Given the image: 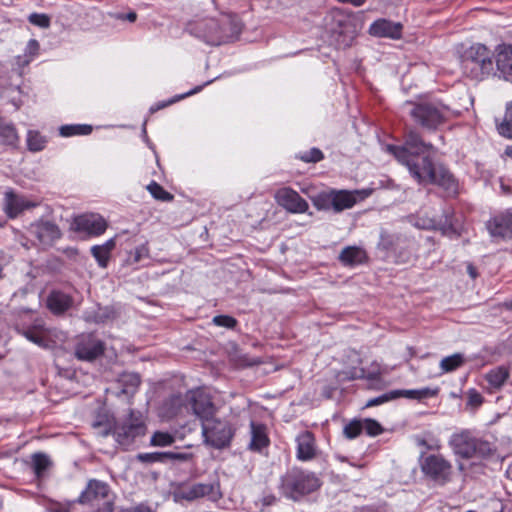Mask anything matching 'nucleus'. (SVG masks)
I'll use <instances>...</instances> for the list:
<instances>
[{
	"label": "nucleus",
	"instance_id": "nucleus-7",
	"mask_svg": "<svg viewBox=\"0 0 512 512\" xmlns=\"http://www.w3.org/2000/svg\"><path fill=\"white\" fill-rule=\"evenodd\" d=\"M146 425L139 411L129 410L127 417L114 424L112 434L119 445L128 448L133 442L144 436Z\"/></svg>",
	"mask_w": 512,
	"mask_h": 512
},
{
	"label": "nucleus",
	"instance_id": "nucleus-11",
	"mask_svg": "<svg viewBox=\"0 0 512 512\" xmlns=\"http://www.w3.org/2000/svg\"><path fill=\"white\" fill-rule=\"evenodd\" d=\"M104 343L93 334L81 335L75 345L74 354L82 361H93L104 353Z\"/></svg>",
	"mask_w": 512,
	"mask_h": 512
},
{
	"label": "nucleus",
	"instance_id": "nucleus-40",
	"mask_svg": "<svg viewBox=\"0 0 512 512\" xmlns=\"http://www.w3.org/2000/svg\"><path fill=\"white\" fill-rule=\"evenodd\" d=\"M183 404V400L181 396H172L170 397L163 406V409L165 410V414L167 417L171 418L180 412L181 406Z\"/></svg>",
	"mask_w": 512,
	"mask_h": 512
},
{
	"label": "nucleus",
	"instance_id": "nucleus-15",
	"mask_svg": "<svg viewBox=\"0 0 512 512\" xmlns=\"http://www.w3.org/2000/svg\"><path fill=\"white\" fill-rule=\"evenodd\" d=\"M74 229L88 235L98 236L105 232L107 223L98 214H83L74 219Z\"/></svg>",
	"mask_w": 512,
	"mask_h": 512
},
{
	"label": "nucleus",
	"instance_id": "nucleus-51",
	"mask_svg": "<svg viewBox=\"0 0 512 512\" xmlns=\"http://www.w3.org/2000/svg\"><path fill=\"white\" fill-rule=\"evenodd\" d=\"M107 16L115 20L128 21L130 23H134L138 17L135 11H129L128 13L108 12Z\"/></svg>",
	"mask_w": 512,
	"mask_h": 512
},
{
	"label": "nucleus",
	"instance_id": "nucleus-2",
	"mask_svg": "<svg viewBox=\"0 0 512 512\" xmlns=\"http://www.w3.org/2000/svg\"><path fill=\"white\" fill-rule=\"evenodd\" d=\"M243 25L237 15L222 14L220 18H204L188 24V31L210 45H221L239 38Z\"/></svg>",
	"mask_w": 512,
	"mask_h": 512
},
{
	"label": "nucleus",
	"instance_id": "nucleus-41",
	"mask_svg": "<svg viewBox=\"0 0 512 512\" xmlns=\"http://www.w3.org/2000/svg\"><path fill=\"white\" fill-rule=\"evenodd\" d=\"M147 189L150 192V194L157 200L169 202L173 199V195L164 190V188L155 181H152L147 186Z\"/></svg>",
	"mask_w": 512,
	"mask_h": 512
},
{
	"label": "nucleus",
	"instance_id": "nucleus-38",
	"mask_svg": "<svg viewBox=\"0 0 512 512\" xmlns=\"http://www.w3.org/2000/svg\"><path fill=\"white\" fill-rule=\"evenodd\" d=\"M495 53L496 64H512V44H499Z\"/></svg>",
	"mask_w": 512,
	"mask_h": 512
},
{
	"label": "nucleus",
	"instance_id": "nucleus-8",
	"mask_svg": "<svg viewBox=\"0 0 512 512\" xmlns=\"http://www.w3.org/2000/svg\"><path fill=\"white\" fill-rule=\"evenodd\" d=\"M201 428L204 443L215 449L228 447L236 431L230 421L215 416L208 421H204Z\"/></svg>",
	"mask_w": 512,
	"mask_h": 512
},
{
	"label": "nucleus",
	"instance_id": "nucleus-21",
	"mask_svg": "<svg viewBox=\"0 0 512 512\" xmlns=\"http://www.w3.org/2000/svg\"><path fill=\"white\" fill-rule=\"evenodd\" d=\"M182 498L192 501L201 497L217 500L220 497L218 483H196L182 490Z\"/></svg>",
	"mask_w": 512,
	"mask_h": 512
},
{
	"label": "nucleus",
	"instance_id": "nucleus-37",
	"mask_svg": "<svg viewBox=\"0 0 512 512\" xmlns=\"http://www.w3.org/2000/svg\"><path fill=\"white\" fill-rule=\"evenodd\" d=\"M50 466V459L44 453H35L32 456V467L34 473L39 477Z\"/></svg>",
	"mask_w": 512,
	"mask_h": 512
},
{
	"label": "nucleus",
	"instance_id": "nucleus-44",
	"mask_svg": "<svg viewBox=\"0 0 512 512\" xmlns=\"http://www.w3.org/2000/svg\"><path fill=\"white\" fill-rule=\"evenodd\" d=\"M165 452L139 453L136 458L141 463H165Z\"/></svg>",
	"mask_w": 512,
	"mask_h": 512
},
{
	"label": "nucleus",
	"instance_id": "nucleus-58",
	"mask_svg": "<svg viewBox=\"0 0 512 512\" xmlns=\"http://www.w3.org/2000/svg\"><path fill=\"white\" fill-rule=\"evenodd\" d=\"M468 398H469V404H471V405L478 406V405H481L483 402V397L475 390H472L469 392Z\"/></svg>",
	"mask_w": 512,
	"mask_h": 512
},
{
	"label": "nucleus",
	"instance_id": "nucleus-25",
	"mask_svg": "<svg viewBox=\"0 0 512 512\" xmlns=\"http://www.w3.org/2000/svg\"><path fill=\"white\" fill-rule=\"evenodd\" d=\"M510 376V370L506 366H497L489 370L484 379L487 382V390L490 393L498 391Z\"/></svg>",
	"mask_w": 512,
	"mask_h": 512
},
{
	"label": "nucleus",
	"instance_id": "nucleus-50",
	"mask_svg": "<svg viewBox=\"0 0 512 512\" xmlns=\"http://www.w3.org/2000/svg\"><path fill=\"white\" fill-rule=\"evenodd\" d=\"M149 257V249L147 244H142L135 248L130 254V261L132 263H139L141 260Z\"/></svg>",
	"mask_w": 512,
	"mask_h": 512
},
{
	"label": "nucleus",
	"instance_id": "nucleus-16",
	"mask_svg": "<svg viewBox=\"0 0 512 512\" xmlns=\"http://www.w3.org/2000/svg\"><path fill=\"white\" fill-rule=\"evenodd\" d=\"M29 232L42 245L50 246L61 237L59 227L50 221H40L30 226Z\"/></svg>",
	"mask_w": 512,
	"mask_h": 512
},
{
	"label": "nucleus",
	"instance_id": "nucleus-34",
	"mask_svg": "<svg viewBox=\"0 0 512 512\" xmlns=\"http://www.w3.org/2000/svg\"><path fill=\"white\" fill-rule=\"evenodd\" d=\"M59 132L63 137H71L74 135H89L92 132V126L86 124L63 125L60 127Z\"/></svg>",
	"mask_w": 512,
	"mask_h": 512
},
{
	"label": "nucleus",
	"instance_id": "nucleus-54",
	"mask_svg": "<svg viewBox=\"0 0 512 512\" xmlns=\"http://www.w3.org/2000/svg\"><path fill=\"white\" fill-rule=\"evenodd\" d=\"M122 382L130 384V390L124 389L123 392L129 393L136 389L140 384V377L137 374H128L122 377Z\"/></svg>",
	"mask_w": 512,
	"mask_h": 512
},
{
	"label": "nucleus",
	"instance_id": "nucleus-14",
	"mask_svg": "<svg viewBox=\"0 0 512 512\" xmlns=\"http://www.w3.org/2000/svg\"><path fill=\"white\" fill-rule=\"evenodd\" d=\"M489 234L496 238H512V208L494 216L486 223Z\"/></svg>",
	"mask_w": 512,
	"mask_h": 512
},
{
	"label": "nucleus",
	"instance_id": "nucleus-3",
	"mask_svg": "<svg viewBox=\"0 0 512 512\" xmlns=\"http://www.w3.org/2000/svg\"><path fill=\"white\" fill-rule=\"evenodd\" d=\"M364 24V12L347 11L340 8L331 9L323 19L326 34L338 47H350Z\"/></svg>",
	"mask_w": 512,
	"mask_h": 512
},
{
	"label": "nucleus",
	"instance_id": "nucleus-10",
	"mask_svg": "<svg viewBox=\"0 0 512 512\" xmlns=\"http://www.w3.org/2000/svg\"><path fill=\"white\" fill-rule=\"evenodd\" d=\"M186 407L190 408L193 413L201 420L208 421L215 416L216 407L209 395L200 390L189 391L186 394Z\"/></svg>",
	"mask_w": 512,
	"mask_h": 512
},
{
	"label": "nucleus",
	"instance_id": "nucleus-32",
	"mask_svg": "<svg viewBox=\"0 0 512 512\" xmlns=\"http://www.w3.org/2000/svg\"><path fill=\"white\" fill-rule=\"evenodd\" d=\"M0 137L7 145H16L19 137L14 125L0 117Z\"/></svg>",
	"mask_w": 512,
	"mask_h": 512
},
{
	"label": "nucleus",
	"instance_id": "nucleus-52",
	"mask_svg": "<svg viewBox=\"0 0 512 512\" xmlns=\"http://www.w3.org/2000/svg\"><path fill=\"white\" fill-rule=\"evenodd\" d=\"M40 45L37 40L31 39L28 41L26 48H25V56L27 59L25 60L26 63H29L33 60V57L38 54Z\"/></svg>",
	"mask_w": 512,
	"mask_h": 512
},
{
	"label": "nucleus",
	"instance_id": "nucleus-56",
	"mask_svg": "<svg viewBox=\"0 0 512 512\" xmlns=\"http://www.w3.org/2000/svg\"><path fill=\"white\" fill-rule=\"evenodd\" d=\"M165 463L174 461H187L191 455L187 453L165 452Z\"/></svg>",
	"mask_w": 512,
	"mask_h": 512
},
{
	"label": "nucleus",
	"instance_id": "nucleus-17",
	"mask_svg": "<svg viewBox=\"0 0 512 512\" xmlns=\"http://www.w3.org/2000/svg\"><path fill=\"white\" fill-rule=\"evenodd\" d=\"M402 29L403 25L400 22L380 18L370 25L368 32L374 37L400 39Z\"/></svg>",
	"mask_w": 512,
	"mask_h": 512
},
{
	"label": "nucleus",
	"instance_id": "nucleus-63",
	"mask_svg": "<svg viewBox=\"0 0 512 512\" xmlns=\"http://www.w3.org/2000/svg\"><path fill=\"white\" fill-rule=\"evenodd\" d=\"M467 273L472 279H475L478 275L476 268L472 264L467 265Z\"/></svg>",
	"mask_w": 512,
	"mask_h": 512
},
{
	"label": "nucleus",
	"instance_id": "nucleus-46",
	"mask_svg": "<svg viewBox=\"0 0 512 512\" xmlns=\"http://www.w3.org/2000/svg\"><path fill=\"white\" fill-rule=\"evenodd\" d=\"M363 431L362 422L358 420H353L350 423H348L344 429L343 433L346 438L348 439H354L357 436L360 435V433Z\"/></svg>",
	"mask_w": 512,
	"mask_h": 512
},
{
	"label": "nucleus",
	"instance_id": "nucleus-61",
	"mask_svg": "<svg viewBox=\"0 0 512 512\" xmlns=\"http://www.w3.org/2000/svg\"><path fill=\"white\" fill-rule=\"evenodd\" d=\"M115 246H116V242H115L114 238L107 240L104 244L101 245V247H104L105 249H107L108 253H111V251L115 248Z\"/></svg>",
	"mask_w": 512,
	"mask_h": 512
},
{
	"label": "nucleus",
	"instance_id": "nucleus-4",
	"mask_svg": "<svg viewBox=\"0 0 512 512\" xmlns=\"http://www.w3.org/2000/svg\"><path fill=\"white\" fill-rule=\"evenodd\" d=\"M448 445L455 456L462 459H488L496 453V446L479 437L472 429L456 430L449 438Z\"/></svg>",
	"mask_w": 512,
	"mask_h": 512
},
{
	"label": "nucleus",
	"instance_id": "nucleus-45",
	"mask_svg": "<svg viewBox=\"0 0 512 512\" xmlns=\"http://www.w3.org/2000/svg\"><path fill=\"white\" fill-rule=\"evenodd\" d=\"M397 394H398L397 392H394V390H391V391L386 392L380 396L373 397L366 402L365 407L379 406V405H382L389 401L395 400Z\"/></svg>",
	"mask_w": 512,
	"mask_h": 512
},
{
	"label": "nucleus",
	"instance_id": "nucleus-9",
	"mask_svg": "<svg viewBox=\"0 0 512 512\" xmlns=\"http://www.w3.org/2000/svg\"><path fill=\"white\" fill-rule=\"evenodd\" d=\"M420 468L425 476L431 480L444 485L451 480L452 464L441 454H430L420 457Z\"/></svg>",
	"mask_w": 512,
	"mask_h": 512
},
{
	"label": "nucleus",
	"instance_id": "nucleus-59",
	"mask_svg": "<svg viewBox=\"0 0 512 512\" xmlns=\"http://www.w3.org/2000/svg\"><path fill=\"white\" fill-rule=\"evenodd\" d=\"M93 427L98 429V434L103 437L107 436L111 432V426L108 424L103 426L100 422H95Z\"/></svg>",
	"mask_w": 512,
	"mask_h": 512
},
{
	"label": "nucleus",
	"instance_id": "nucleus-1",
	"mask_svg": "<svg viewBox=\"0 0 512 512\" xmlns=\"http://www.w3.org/2000/svg\"><path fill=\"white\" fill-rule=\"evenodd\" d=\"M387 151L407 167L418 184L437 185L449 195L457 193L458 183L455 177L445 166L433 161L435 147L425 142L415 129H409L405 133L402 145H387Z\"/></svg>",
	"mask_w": 512,
	"mask_h": 512
},
{
	"label": "nucleus",
	"instance_id": "nucleus-62",
	"mask_svg": "<svg viewBox=\"0 0 512 512\" xmlns=\"http://www.w3.org/2000/svg\"><path fill=\"white\" fill-rule=\"evenodd\" d=\"M97 512H113L112 503L108 500H106L103 503V507L98 509Z\"/></svg>",
	"mask_w": 512,
	"mask_h": 512
},
{
	"label": "nucleus",
	"instance_id": "nucleus-60",
	"mask_svg": "<svg viewBox=\"0 0 512 512\" xmlns=\"http://www.w3.org/2000/svg\"><path fill=\"white\" fill-rule=\"evenodd\" d=\"M336 1L339 3L350 4L354 7H360L366 2V0H336Z\"/></svg>",
	"mask_w": 512,
	"mask_h": 512
},
{
	"label": "nucleus",
	"instance_id": "nucleus-23",
	"mask_svg": "<svg viewBox=\"0 0 512 512\" xmlns=\"http://www.w3.org/2000/svg\"><path fill=\"white\" fill-rule=\"evenodd\" d=\"M297 451L296 456L301 461H310L317 454V447L314 435L309 431H304L296 437Z\"/></svg>",
	"mask_w": 512,
	"mask_h": 512
},
{
	"label": "nucleus",
	"instance_id": "nucleus-43",
	"mask_svg": "<svg viewBox=\"0 0 512 512\" xmlns=\"http://www.w3.org/2000/svg\"><path fill=\"white\" fill-rule=\"evenodd\" d=\"M91 253L100 267H107L110 259V253L107 252V249L101 247V245H95L91 248Z\"/></svg>",
	"mask_w": 512,
	"mask_h": 512
},
{
	"label": "nucleus",
	"instance_id": "nucleus-12",
	"mask_svg": "<svg viewBox=\"0 0 512 512\" xmlns=\"http://www.w3.org/2000/svg\"><path fill=\"white\" fill-rule=\"evenodd\" d=\"M371 193V189H333V211L335 213H340L344 210L351 209L358 201L366 199L371 195Z\"/></svg>",
	"mask_w": 512,
	"mask_h": 512
},
{
	"label": "nucleus",
	"instance_id": "nucleus-36",
	"mask_svg": "<svg viewBox=\"0 0 512 512\" xmlns=\"http://www.w3.org/2000/svg\"><path fill=\"white\" fill-rule=\"evenodd\" d=\"M47 140L39 132L29 130L27 134V147L32 152H39L46 146Z\"/></svg>",
	"mask_w": 512,
	"mask_h": 512
},
{
	"label": "nucleus",
	"instance_id": "nucleus-24",
	"mask_svg": "<svg viewBox=\"0 0 512 512\" xmlns=\"http://www.w3.org/2000/svg\"><path fill=\"white\" fill-rule=\"evenodd\" d=\"M468 68L469 66H465ZM470 74L472 78L483 79L485 74H489L490 70L493 75L512 83V66H470Z\"/></svg>",
	"mask_w": 512,
	"mask_h": 512
},
{
	"label": "nucleus",
	"instance_id": "nucleus-6",
	"mask_svg": "<svg viewBox=\"0 0 512 512\" xmlns=\"http://www.w3.org/2000/svg\"><path fill=\"white\" fill-rule=\"evenodd\" d=\"M411 106L410 116L423 128L434 131L446 122L448 107L438 101H421L419 103L406 102Z\"/></svg>",
	"mask_w": 512,
	"mask_h": 512
},
{
	"label": "nucleus",
	"instance_id": "nucleus-35",
	"mask_svg": "<svg viewBox=\"0 0 512 512\" xmlns=\"http://www.w3.org/2000/svg\"><path fill=\"white\" fill-rule=\"evenodd\" d=\"M313 205L317 210H333V189L328 192H321L312 198Z\"/></svg>",
	"mask_w": 512,
	"mask_h": 512
},
{
	"label": "nucleus",
	"instance_id": "nucleus-47",
	"mask_svg": "<svg viewBox=\"0 0 512 512\" xmlns=\"http://www.w3.org/2000/svg\"><path fill=\"white\" fill-rule=\"evenodd\" d=\"M362 427H363V431H365L366 434L369 436H377L383 432V428L380 425V423H378L376 420L370 419V418L365 419L362 422Z\"/></svg>",
	"mask_w": 512,
	"mask_h": 512
},
{
	"label": "nucleus",
	"instance_id": "nucleus-26",
	"mask_svg": "<svg viewBox=\"0 0 512 512\" xmlns=\"http://www.w3.org/2000/svg\"><path fill=\"white\" fill-rule=\"evenodd\" d=\"M72 304V297L58 290L52 291L47 298V306L54 314L64 313Z\"/></svg>",
	"mask_w": 512,
	"mask_h": 512
},
{
	"label": "nucleus",
	"instance_id": "nucleus-5",
	"mask_svg": "<svg viewBox=\"0 0 512 512\" xmlns=\"http://www.w3.org/2000/svg\"><path fill=\"white\" fill-rule=\"evenodd\" d=\"M320 485V479L315 473L292 468L281 477L280 490L285 497L298 501L303 496L316 491Z\"/></svg>",
	"mask_w": 512,
	"mask_h": 512
},
{
	"label": "nucleus",
	"instance_id": "nucleus-64",
	"mask_svg": "<svg viewBox=\"0 0 512 512\" xmlns=\"http://www.w3.org/2000/svg\"><path fill=\"white\" fill-rule=\"evenodd\" d=\"M416 444L418 446H423V447H426L427 449H431V446H429L427 441L423 438L416 437Z\"/></svg>",
	"mask_w": 512,
	"mask_h": 512
},
{
	"label": "nucleus",
	"instance_id": "nucleus-27",
	"mask_svg": "<svg viewBox=\"0 0 512 512\" xmlns=\"http://www.w3.org/2000/svg\"><path fill=\"white\" fill-rule=\"evenodd\" d=\"M31 202L18 197L13 192L5 194V211L10 218L17 217L22 211L33 207Z\"/></svg>",
	"mask_w": 512,
	"mask_h": 512
},
{
	"label": "nucleus",
	"instance_id": "nucleus-30",
	"mask_svg": "<svg viewBox=\"0 0 512 512\" xmlns=\"http://www.w3.org/2000/svg\"><path fill=\"white\" fill-rule=\"evenodd\" d=\"M394 392H397L396 399L400 397L408 398V399H425L433 397L437 394V389H431L428 387L422 388V389H411V390H405V389H398L394 390Z\"/></svg>",
	"mask_w": 512,
	"mask_h": 512
},
{
	"label": "nucleus",
	"instance_id": "nucleus-39",
	"mask_svg": "<svg viewBox=\"0 0 512 512\" xmlns=\"http://www.w3.org/2000/svg\"><path fill=\"white\" fill-rule=\"evenodd\" d=\"M175 438L168 432L156 431L150 439L151 446L167 447L174 443Z\"/></svg>",
	"mask_w": 512,
	"mask_h": 512
},
{
	"label": "nucleus",
	"instance_id": "nucleus-42",
	"mask_svg": "<svg viewBox=\"0 0 512 512\" xmlns=\"http://www.w3.org/2000/svg\"><path fill=\"white\" fill-rule=\"evenodd\" d=\"M110 316L107 308H98L96 311H86L84 313V319L87 322L103 323Z\"/></svg>",
	"mask_w": 512,
	"mask_h": 512
},
{
	"label": "nucleus",
	"instance_id": "nucleus-57",
	"mask_svg": "<svg viewBox=\"0 0 512 512\" xmlns=\"http://www.w3.org/2000/svg\"><path fill=\"white\" fill-rule=\"evenodd\" d=\"M352 378H366L367 380L372 381V383L370 384L371 388L376 387V384H374V382H376V383L380 382L379 372H370L368 374H365L364 369L360 370V375L352 376Z\"/></svg>",
	"mask_w": 512,
	"mask_h": 512
},
{
	"label": "nucleus",
	"instance_id": "nucleus-20",
	"mask_svg": "<svg viewBox=\"0 0 512 512\" xmlns=\"http://www.w3.org/2000/svg\"><path fill=\"white\" fill-rule=\"evenodd\" d=\"M109 494V486L107 483L92 479L88 482L86 488L80 494L78 502L81 504H93L98 500H104Z\"/></svg>",
	"mask_w": 512,
	"mask_h": 512
},
{
	"label": "nucleus",
	"instance_id": "nucleus-28",
	"mask_svg": "<svg viewBox=\"0 0 512 512\" xmlns=\"http://www.w3.org/2000/svg\"><path fill=\"white\" fill-rule=\"evenodd\" d=\"M338 259L345 266H355L364 263L367 259V254L360 247L347 246L340 252Z\"/></svg>",
	"mask_w": 512,
	"mask_h": 512
},
{
	"label": "nucleus",
	"instance_id": "nucleus-48",
	"mask_svg": "<svg viewBox=\"0 0 512 512\" xmlns=\"http://www.w3.org/2000/svg\"><path fill=\"white\" fill-rule=\"evenodd\" d=\"M28 21L32 25L38 26L40 28H48L50 26V17L44 13H31L28 16Z\"/></svg>",
	"mask_w": 512,
	"mask_h": 512
},
{
	"label": "nucleus",
	"instance_id": "nucleus-18",
	"mask_svg": "<svg viewBox=\"0 0 512 512\" xmlns=\"http://www.w3.org/2000/svg\"><path fill=\"white\" fill-rule=\"evenodd\" d=\"M16 330L20 335L39 347H47L46 337L48 331L42 319H35L31 325L18 326Z\"/></svg>",
	"mask_w": 512,
	"mask_h": 512
},
{
	"label": "nucleus",
	"instance_id": "nucleus-19",
	"mask_svg": "<svg viewBox=\"0 0 512 512\" xmlns=\"http://www.w3.org/2000/svg\"><path fill=\"white\" fill-rule=\"evenodd\" d=\"M460 60L462 62H472L474 64H492V59L488 48L480 43H476L466 48L461 45L458 48Z\"/></svg>",
	"mask_w": 512,
	"mask_h": 512
},
{
	"label": "nucleus",
	"instance_id": "nucleus-33",
	"mask_svg": "<svg viewBox=\"0 0 512 512\" xmlns=\"http://www.w3.org/2000/svg\"><path fill=\"white\" fill-rule=\"evenodd\" d=\"M466 359L462 353H455L450 356L444 357L440 361V369L442 373H449L457 370L463 366Z\"/></svg>",
	"mask_w": 512,
	"mask_h": 512
},
{
	"label": "nucleus",
	"instance_id": "nucleus-13",
	"mask_svg": "<svg viewBox=\"0 0 512 512\" xmlns=\"http://www.w3.org/2000/svg\"><path fill=\"white\" fill-rule=\"evenodd\" d=\"M275 199L277 203L290 213H305L309 205L299 193L290 187H283L276 191Z\"/></svg>",
	"mask_w": 512,
	"mask_h": 512
},
{
	"label": "nucleus",
	"instance_id": "nucleus-55",
	"mask_svg": "<svg viewBox=\"0 0 512 512\" xmlns=\"http://www.w3.org/2000/svg\"><path fill=\"white\" fill-rule=\"evenodd\" d=\"M415 225L418 228L425 229V230L436 229L438 226L437 221L435 219L423 218V217H419L418 220L416 221Z\"/></svg>",
	"mask_w": 512,
	"mask_h": 512
},
{
	"label": "nucleus",
	"instance_id": "nucleus-31",
	"mask_svg": "<svg viewBox=\"0 0 512 512\" xmlns=\"http://www.w3.org/2000/svg\"><path fill=\"white\" fill-rule=\"evenodd\" d=\"M498 133L508 139H512V101L506 103L505 115L502 121H496Z\"/></svg>",
	"mask_w": 512,
	"mask_h": 512
},
{
	"label": "nucleus",
	"instance_id": "nucleus-22",
	"mask_svg": "<svg viewBox=\"0 0 512 512\" xmlns=\"http://www.w3.org/2000/svg\"><path fill=\"white\" fill-rule=\"evenodd\" d=\"M270 444V439L267 433V427L259 422H250V441L248 449L252 452H262Z\"/></svg>",
	"mask_w": 512,
	"mask_h": 512
},
{
	"label": "nucleus",
	"instance_id": "nucleus-53",
	"mask_svg": "<svg viewBox=\"0 0 512 512\" xmlns=\"http://www.w3.org/2000/svg\"><path fill=\"white\" fill-rule=\"evenodd\" d=\"M323 153L318 148H312L310 151L305 152L301 159L305 162H318L323 159Z\"/></svg>",
	"mask_w": 512,
	"mask_h": 512
},
{
	"label": "nucleus",
	"instance_id": "nucleus-29",
	"mask_svg": "<svg viewBox=\"0 0 512 512\" xmlns=\"http://www.w3.org/2000/svg\"><path fill=\"white\" fill-rule=\"evenodd\" d=\"M220 77V75H215L213 77H210L209 79H207L206 81L203 82V84L201 85H198L196 86L195 88L191 89L190 91L186 92V93H183V94H179V95H176L174 96L173 98L169 99L168 101H163V102H159L153 106L150 107V112L151 113H154L160 109H163L171 104H174L186 97H189V96H192L198 92H200L205 86L211 84L212 82H214L216 79H218Z\"/></svg>",
	"mask_w": 512,
	"mask_h": 512
},
{
	"label": "nucleus",
	"instance_id": "nucleus-49",
	"mask_svg": "<svg viewBox=\"0 0 512 512\" xmlns=\"http://www.w3.org/2000/svg\"><path fill=\"white\" fill-rule=\"evenodd\" d=\"M212 322L216 326L225 327L228 329H233L237 325V320L229 315H217L213 317Z\"/></svg>",
	"mask_w": 512,
	"mask_h": 512
}]
</instances>
